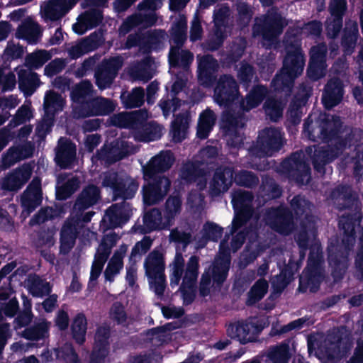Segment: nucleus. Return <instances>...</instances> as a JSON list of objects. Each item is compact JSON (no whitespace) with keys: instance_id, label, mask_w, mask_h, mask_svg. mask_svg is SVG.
<instances>
[{"instance_id":"obj_21","label":"nucleus","mask_w":363,"mask_h":363,"mask_svg":"<svg viewBox=\"0 0 363 363\" xmlns=\"http://www.w3.org/2000/svg\"><path fill=\"white\" fill-rule=\"evenodd\" d=\"M245 113L240 108H225L220 119V128L225 135H235L238 128L244 125L242 121L245 119Z\"/></svg>"},{"instance_id":"obj_49","label":"nucleus","mask_w":363,"mask_h":363,"mask_svg":"<svg viewBox=\"0 0 363 363\" xmlns=\"http://www.w3.org/2000/svg\"><path fill=\"white\" fill-rule=\"evenodd\" d=\"M34 150V145L30 141L18 146H12L7 151L6 160L8 159L10 162H12L28 159L33 157Z\"/></svg>"},{"instance_id":"obj_12","label":"nucleus","mask_w":363,"mask_h":363,"mask_svg":"<svg viewBox=\"0 0 363 363\" xmlns=\"http://www.w3.org/2000/svg\"><path fill=\"white\" fill-rule=\"evenodd\" d=\"M123 65L121 56L111 57L103 60L95 69V83L99 89L104 90L109 88L117 77L119 70Z\"/></svg>"},{"instance_id":"obj_23","label":"nucleus","mask_w":363,"mask_h":363,"mask_svg":"<svg viewBox=\"0 0 363 363\" xmlns=\"http://www.w3.org/2000/svg\"><path fill=\"white\" fill-rule=\"evenodd\" d=\"M100 199L99 188L94 184H88L77 196L73 205V209L76 213L84 212L86 209L96 205Z\"/></svg>"},{"instance_id":"obj_9","label":"nucleus","mask_w":363,"mask_h":363,"mask_svg":"<svg viewBox=\"0 0 363 363\" xmlns=\"http://www.w3.org/2000/svg\"><path fill=\"white\" fill-rule=\"evenodd\" d=\"M144 267L150 286H154L155 294L158 296H163L167 284L162 254L156 250L152 251L145 260Z\"/></svg>"},{"instance_id":"obj_8","label":"nucleus","mask_w":363,"mask_h":363,"mask_svg":"<svg viewBox=\"0 0 363 363\" xmlns=\"http://www.w3.org/2000/svg\"><path fill=\"white\" fill-rule=\"evenodd\" d=\"M241 98L240 87L230 74L220 75L214 88V101L224 108H238Z\"/></svg>"},{"instance_id":"obj_56","label":"nucleus","mask_w":363,"mask_h":363,"mask_svg":"<svg viewBox=\"0 0 363 363\" xmlns=\"http://www.w3.org/2000/svg\"><path fill=\"white\" fill-rule=\"evenodd\" d=\"M187 128L186 118L182 115L177 116L172 124V137L175 143H181L185 139Z\"/></svg>"},{"instance_id":"obj_44","label":"nucleus","mask_w":363,"mask_h":363,"mask_svg":"<svg viewBox=\"0 0 363 363\" xmlns=\"http://www.w3.org/2000/svg\"><path fill=\"white\" fill-rule=\"evenodd\" d=\"M87 330V320L83 313H77L71 324V333L73 340L79 345H83L86 341Z\"/></svg>"},{"instance_id":"obj_36","label":"nucleus","mask_w":363,"mask_h":363,"mask_svg":"<svg viewBox=\"0 0 363 363\" xmlns=\"http://www.w3.org/2000/svg\"><path fill=\"white\" fill-rule=\"evenodd\" d=\"M354 244L349 242L342 243L341 246H331L328 250V259L331 267H340L346 265L348 261L350 252Z\"/></svg>"},{"instance_id":"obj_28","label":"nucleus","mask_w":363,"mask_h":363,"mask_svg":"<svg viewBox=\"0 0 363 363\" xmlns=\"http://www.w3.org/2000/svg\"><path fill=\"white\" fill-rule=\"evenodd\" d=\"M306 152L311 157L314 170L317 173L324 175L325 174V165L333 160L334 155L332 154L334 152L333 149L315 146L313 152L312 147H308Z\"/></svg>"},{"instance_id":"obj_5","label":"nucleus","mask_w":363,"mask_h":363,"mask_svg":"<svg viewBox=\"0 0 363 363\" xmlns=\"http://www.w3.org/2000/svg\"><path fill=\"white\" fill-rule=\"evenodd\" d=\"M102 185L112 190L113 201L122 199L125 202L135 197L139 182L128 174L108 171L104 174Z\"/></svg>"},{"instance_id":"obj_6","label":"nucleus","mask_w":363,"mask_h":363,"mask_svg":"<svg viewBox=\"0 0 363 363\" xmlns=\"http://www.w3.org/2000/svg\"><path fill=\"white\" fill-rule=\"evenodd\" d=\"M287 25V21L279 12L276 10L268 11L257 21L255 32L271 46L277 41Z\"/></svg>"},{"instance_id":"obj_25","label":"nucleus","mask_w":363,"mask_h":363,"mask_svg":"<svg viewBox=\"0 0 363 363\" xmlns=\"http://www.w3.org/2000/svg\"><path fill=\"white\" fill-rule=\"evenodd\" d=\"M78 0H50L43 9L45 19L57 21L63 18L77 3Z\"/></svg>"},{"instance_id":"obj_58","label":"nucleus","mask_w":363,"mask_h":363,"mask_svg":"<svg viewBox=\"0 0 363 363\" xmlns=\"http://www.w3.org/2000/svg\"><path fill=\"white\" fill-rule=\"evenodd\" d=\"M256 74L255 67L250 64L242 62L238 72V79L240 84L247 89Z\"/></svg>"},{"instance_id":"obj_61","label":"nucleus","mask_w":363,"mask_h":363,"mask_svg":"<svg viewBox=\"0 0 363 363\" xmlns=\"http://www.w3.org/2000/svg\"><path fill=\"white\" fill-rule=\"evenodd\" d=\"M182 199L179 195L170 196L164 204V216L168 220L174 218L181 211Z\"/></svg>"},{"instance_id":"obj_63","label":"nucleus","mask_w":363,"mask_h":363,"mask_svg":"<svg viewBox=\"0 0 363 363\" xmlns=\"http://www.w3.org/2000/svg\"><path fill=\"white\" fill-rule=\"evenodd\" d=\"M199 258L192 255L188 260L183 282H196L199 275Z\"/></svg>"},{"instance_id":"obj_10","label":"nucleus","mask_w":363,"mask_h":363,"mask_svg":"<svg viewBox=\"0 0 363 363\" xmlns=\"http://www.w3.org/2000/svg\"><path fill=\"white\" fill-rule=\"evenodd\" d=\"M264 220L273 230L282 235H289L295 229L292 211L282 204L266 208Z\"/></svg>"},{"instance_id":"obj_33","label":"nucleus","mask_w":363,"mask_h":363,"mask_svg":"<svg viewBox=\"0 0 363 363\" xmlns=\"http://www.w3.org/2000/svg\"><path fill=\"white\" fill-rule=\"evenodd\" d=\"M93 93V85L89 80H82L77 84L70 92L71 100L78 104L76 113H79V110L83 104L91 99Z\"/></svg>"},{"instance_id":"obj_41","label":"nucleus","mask_w":363,"mask_h":363,"mask_svg":"<svg viewBox=\"0 0 363 363\" xmlns=\"http://www.w3.org/2000/svg\"><path fill=\"white\" fill-rule=\"evenodd\" d=\"M145 91L141 86H136L129 91L121 93L120 99L123 106L127 109L141 107L145 102Z\"/></svg>"},{"instance_id":"obj_15","label":"nucleus","mask_w":363,"mask_h":363,"mask_svg":"<svg viewBox=\"0 0 363 363\" xmlns=\"http://www.w3.org/2000/svg\"><path fill=\"white\" fill-rule=\"evenodd\" d=\"M282 171L292 177L297 183L303 184L306 177H311V167L304 160V155L301 152H294L290 157L281 162Z\"/></svg>"},{"instance_id":"obj_42","label":"nucleus","mask_w":363,"mask_h":363,"mask_svg":"<svg viewBox=\"0 0 363 363\" xmlns=\"http://www.w3.org/2000/svg\"><path fill=\"white\" fill-rule=\"evenodd\" d=\"M129 204L123 202L122 203H115L110 206L106 211L110 223L113 227L119 226L122 223H126L129 220Z\"/></svg>"},{"instance_id":"obj_40","label":"nucleus","mask_w":363,"mask_h":363,"mask_svg":"<svg viewBox=\"0 0 363 363\" xmlns=\"http://www.w3.org/2000/svg\"><path fill=\"white\" fill-rule=\"evenodd\" d=\"M307 94L296 95L291 100L286 112L287 121L292 125L300 123L302 117V108L307 104Z\"/></svg>"},{"instance_id":"obj_30","label":"nucleus","mask_w":363,"mask_h":363,"mask_svg":"<svg viewBox=\"0 0 363 363\" xmlns=\"http://www.w3.org/2000/svg\"><path fill=\"white\" fill-rule=\"evenodd\" d=\"M162 213L156 208H154L147 211L143 218V225H135L133 227L135 233L141 235H146L153 231L160 230V225L162 223Z\"/></svg>"},{"instance_id":"obj_34","label":"nucleus","mask_w":363,"mask_h":363,"mask_svg":"<svg viewBox=\"0 0 363 363\" xmlns=\"http://www.w3.org/2000/svg\"><path fill=\"white\" fill-rule=\"evenodd\" d=\"M168 61L171 67H182L184 69H187L194 61V55L189 50L170 47Z\"/></svg>"},{"instance_id":"obj_53","label":"nucleus","mask_w":363,"mask_h":363,"mask_svg":"<svg viewBox=\"0 0 363 363\" xmlns=\"http://www.w3.org/2000/svg\"><path fill=\"white\" fill-rule=\"evenodd\" d=\"M30 293L34 297H43L48 296L52 291V286L49 282L43 280L39 276L35 275L30 280Z\"/></svg>"},{"instance_id":"obj_45","label":"nucleus","mask_w":363,"mask_h":363,"mask_svg":"<svg viewBox=\"0 0 363 363\" xmlns=\"http://www.w3.org/2000/svg\"><path fill=\"white\" fill-rule=\"evenodd\" d=\"M62 106L63 99L61 94L52 90L46 91L44 98L43 108L45 115L48 118L52 119L56 112L61 110Z\"/></svg>"},{"instance_id":"obj_32","label":"nucleus","mask_w":363,"mask_h":363,"mask_svg":"<svg viewBox=\"0 0 363 363\" xmlns=\"http://www.w3.org/2000/svg\"><path fill=\"white\" fill-rule=\"evenodd\" d=\"M15 36L18 39L26 40L28 44H36L42 36L40 25L32 20L23 21L17 28Z\"/></svg>"},{"instance_id":"obj_17","label":"nucleus","mask_w":363,"mask_h":363,"mask_svg":"<svg viewBox=\"0 0 363 363\" xmlns=\"http://www.w3.org/2000/svg\"><path fill=\"white\" fill-rule=\"evenodd\" d=\"M33 169L28 164L16 168L9 172L1 180V187L4 191H17L30 179Z\"/></svg>"},{"instance_id":"obj_39","label":"nucleus","mask_w":363,"mask_h":363,"mask_svg":"<svg viewBox=\"0 0 363 363\" xmlns=\"http://www.w3.org/2000/svg\"><path fill=\"white\" fill-rule=\"evenodd\" d=\"M203 175V169L198 164L187 161L182 164L179 172V180L182 184L189 185L194 183Z\"/></svg>"},{"instance_id":"obj_26","label":"nucleus","mask_w":363,"mask_h":363,"mask_svg":"<svg viewBox=\"0 0 363 363\" xmlns=\"http://www.w3.org/2000/svg\"><path fill=\"white\" fill-rule=\"evenodd\" d=\"M268 94V89L262 84H257L252 86L250 91L244 97L241 95L238 107L242 111L249 112L253 108L258 107L265 99Z\"/></svg>"},{"instance_id":"obj_31","label":"nucleus","mask_w":363,"mask_h":363,"mask_svg":"<svg viewBox=\"0 0 363 363\" xmlns=\"http://www.w3.org/2000/svg\"><path fill=\"white\" fill-rule=\"evenodd\" d=\"M323 279V272L303 269L302 274L299 277L298 291L301 293H306L309 289L310 292L316 293L320 289Z\"/></svg>"},{"instance_id":"obj_4","label":"nucleus","mask_w":363,"mask_h":363,"mask_svg":"<svg viewBox=\"0 0 363 363\" xmlns=\"http://www.w3.org/2000/svg\"><path fill=\"white\" fill-rule=\"evenodd\" d=\"M166 35L165 30L162 29L138 30L127 36L123 48H138L142 54L150 55L152 52H157L164 48Z\"/></svg>"},{"instance_id":"obj_19","label":"nucleus","mask_w":363,"mask_h":363,"mask_svg":"<svg viewBox=\"0 0 363 363\" xmlns=\"http://www.w3.org/2000/svg\"><path fill=\"white\" fill-rule=\"evenodd\" d=\"M147 118L146 110H138L130 113H121L112 118V124L118 128H128L132 130L134 136L138 134L145 119Z\"/></svg>"},{"instance_id":"obj_48","label":"nucleus","mask_w":363,"mask_h":363,"mask_svg":"<svg viewBox=\"0 0 363 363\" xmlns=\"http://www.w3.org/2000/svg\"><path fill=\"white\" fill-rule=\"evenodd\" d=\"M52 57L51 54L45 50H36L26 55L24 66L30 70L38 69L42 67Z\"/></svg>"},{"instance_id":"obj_64","label":"nucleus","mask_w":363,"mask_h":363,"mask_svg":"<svg viewBox=\"0 0 363 363\" xmlns=\"http://www.w3.org/2000/svg\"><path fill=\"white\" fill-rule=\"evenodd\" d=\"M79 16L91 29L99 26L103 21L102 11L98 9L85 11Z\"/></svg>"},{"instance_id":"obj_27","label":"nucleus","mask_w":363,"mask_h":363,"mask_svg":"<svg viewBox=\"0 0 363 363\" xmlns=\"http://www.w3.org/2000/svg\"><path fill=\"white\" fill-rule=\"evenodd\" d=\"M130 154L128 142L118 138L114 140L108 147L98 151L97 156L99 159H107L111 162L120 161Z\"/></svg>"},{"instance_id":"obj_11","label":"nucleus","mask_w":363,"mask_h":363,"mask_svg":"<svg viewBox=\"0 0 363 363\" xmlns=\"http://www.w3.org/2000/svg\"><path fill=\"white\" fill-rule=\"evenodd\" d=\"M283 145L281 130L277 128L269 127L259 131L257 144L251 150L258 157L272 156L279 152Z\"/></svg>"},{"instance_id":"obj_29","label":"nucleus","mask_w":363,"mask_h":363,"mask_svg":"<svg viewBox=\"0 0 363 363\" xmlns=\"http://www.w3.org/2000/svg\"><path fill=\"white\" fill-rule=\"evenodd\" d=\"M77 220H67L63 224L60 230V252L68 253L74 247L78 235Z\"/></svg>"},{"instance_id":"obj_62","label":"nucleus","mask_w":363,"mask_h":363,"mask_svg":"<svg viewBox=\"0 0 363 363\" xmlns=\"http://www.w3.org/2000/svg\"><path fill=\"white\" fill-rule=\"evenodd\" d=\"M245 50V46L233 42L229 48L225 57L224 58V62L228 66H231L233 64L238 62L242 57Z\"/></svg>"},{"instance_id":"obj_50","label":"nucleus","mask_w":363,"mask_h":363,"mask_svg":"<svg viewBox=\"0 0 363 363\" xmlns=\"http://www.w3.org/2000/svg\"><path fill=\"white\" fill-rule=\"evenodd\" d=\"M269 284L264 279H258L247 293L246 304L252 306L261 301L268 291Z\"/></svg>"},{"instance_id":"obj_24","label":"nucleus","mask_w":363,"mask_h":363,"mask_svg":"<svg viewBox=\"0 0 363 363\" xmlns=\"http://www.w3.org/2000/svg\"><path fill=\"white\" fill-rule=\"evenodd\" d=\"M18 89L25 97L32 96L40 85V79L38 73L28 69L17 67Z\"/></svg>"},{"instance_id":"obj_43","label":"nucleus","mask_w":363,"mask_h":363,"mask_svg":"<svg viewBox=\"0 0 363 363\" xmlns=\"http://www.w3.org/2000/svg\"><path fill=\"white\" fill-rule=\"evenodd\" d=\"M317 228L315 222L307 220L301 223V229L295 236V240L301 251H306L309 247L310 235L315 236Z\"/></svg>"},{"instance_id":"obj_16","label":"nucleus","mask_w":363,"mask_h":363,"mask_svg":"<svg viewBox=\"0 0 363 363\" xmlns=\"http://www.w3.org/2000/svg\"><path fill=\"white\" fill-rule=\"evenodd\" d=\"M43 201L41 179L35 177L21 196V205L28 215L33 213Z\"/></svg>"},{"instance_id":"obj_47","label":"nucleus","mask_w":363,"mask_h":363,"mask_svg":"<svg viewBox=\"0 0 363 363\" xmlns=\"http://www.w3.org/2000/svg\"><path fill=\"white\" fill-rule=\"evenodd\" d=\"M169 32L172 40L174 44L172 47L182 48L187 38V21L186 18L180 17L178 21L173 23Z\"/></svg>"},{"instance_id":"obj_13","label":"nucleus","mask_w":363,"mask_h":363,"mask_svg":"<svg viewBox=\"0 0 363 363\" xmlns=\"http://www.w3.org/2000/svg\"><path fill=\"white\" fill-rule=\"evenodd\" d=\"M147 183L142 188L143 201L145 206H152L162 201L171 186L167 177L146 179Z\"/></svg>"},{"instance_id":"obj_60","label":"nucleus","mask_w":363,"mask_h":363,"mask_svg":"<svg viewBox=\"0 0 363 363\" xmlns=\"http://www.w3.org/2000/svg\"><path fill=\"white\" fill-rule=\"evenodd\" d=\"M254 195L252 192L238 189L232 194L231 203L233 208L239 206H252Z\"/></svg>"},{"instance_id":"obj_38","label":"nucleus","mask_w":363,"mask_h":363,"mask_svg":"<svg viewBox=\"0 0 363 363\" xmlns=\"http://www.w3.org/2000/svg\"><path fill=\"white\" fill-rule=\"evenodd\" d=\"M216 121V116L215 113L207 108L203 111L199 117L196 136L201 140H205L208 138L210 133L212 131Z\"/></svg>"},{"instance_id":"obj_51","label":"nucleus","mask_w":363,"mask_h":363,"mask_svg":"<svg viewBox=\"0 0 363 363\" xmlns=\"http://www.w3.org/2000/svg\"><path fill=\"white\" fill-rule=\"evenodd\" d=\"M260 190L262 196L266 200L279 199L281 196L283 192L281 187L271 177H266L262 179Z\"/></svg>"},{"instance_id":"obj_57","label":"nucleus","mask_w":363,"mask_h":363,"mask_svg":"<svg viewBox=\"0 0 363 363\" xmlns=\"http://www.w3.org/2000/svg\"><path fill=\"white\" fill-rule=\"evenodd\" d=\"M235 336L240 342L245 345L248 342H255L254 334L250 328L249 321L238 323L235 328Z\"/></svg>"},{"instance_id":"obj_7","label":"nucleus","mask_w":363,"mask_h":363,"mask_svg":"<svg viewBox=\"0 0 363 363\" xmlns=\"http://www.w3.org/2000/svg\"><path fill=\"white\" fill-rule=\"evenodd\" d=\"M334 140V147L337 151L342 152L346 148L354 147V155L352 157L354 164L353 174L354 177L361 178L363 175V130L352 129L345 138L338 135Z\"/></svg>"},{"instance_id":"obj_35","label":"nucleus","mask_w":363,"mask_h":363,"mask_svg":"<svg viewBox=\"0 0 363 363\" xmlns=\"http://www.w3.org/2000/svg\"><path fill=\"white\" fill-rule=\"evenodd\" d=\"M230 266V255L228 252L216 261L211 272L213 284L220 287L226 280Z\"/></svg>"},{"instance_id":"obj_55","label":"nucleus","mask_w":363,"mask_h":363,"mask_svg":"<svg viewBox=\"0 0 363 363\" xmlns=\"http://www.w3.org/2000/svg\"><path fill=\"white\" fill-rule=\"evenodd\" d=\"M359 37L358 26L356 23L350 26H346L341 39L342 46L347 50H352L356 45Z\"/></svg>"},{"instance_id":"obj_14","label":"nucleus","mask_w":363,"mask_h":363,"mask_svg":"<svg viewBox=\"0 0 363 363\" xmlns=\"http://www.w3.org/2000/svg\"><path fill=\"white\" fill-rule=\"evenodd\" d=\"M174 161L175 157L171 150L160 152L143 167L144 179H156L165 177L162 174L169 171Z\"/></svg>"},{"instance_id":"obj_1","label":"nucleus","mask_w":363,"mask_h":363,"mask_svg":"<svg viewBox=\"0 0 363 363\" xmlns=\"http://www.w3.org/2000/svg\"><path fill=\"white\" fill-rule=\"evenodd\" d=\"M330 198L334 201L336 208L342 211L350 210L352 213L342 215L339 220V226L343 230L342 243H353L355 240V228L359 222L362 214L361 203L357 194L347 184H339L330 193Z\"/></svg>"},{"instance_id":"obj_52","label":"nucleus","mask_w":363,"mask_h":363,"mask_svg":"<svg viewBox=\"0 0 363 363\" xmlns=\"http://www.w3.org/2000/svg\"><path fill=\"white\" fill-rule=\"evenodd\" d=\"M48 323L43 320L26 328L22 333V336L28 340L38 341L44 339L48 335Z\"/></svg>"},{"instance_id":"obj_54","label":"nucleus","mask_w":363,"mask_h":363,"mask_svg":"<svg viewBox=\"0 0 363 363\" xmlns=\"http://www.w3.org/2000/svg\"><path fill=\"white\" fill-rule=\"evenodd\" d=\"M234 182L240 186L253 189L259 184V178L251 171L240 170L238 173L235 172Z\"/></svg>"},{"instance_id":"obj_2","label":"nucleus","mask_w":363,"mask_h":363,"mask_svg":"<svg viewBox=\"0 0 363 363\" xmlns=\"http://www.w3.org/2000/svg\"><path fill=\"white\" fill-rule=\"evenodd\" d=\"M304 65V55L301 48L291 43L286 47L282 67L271 82L274 91L283 94L286 97L291 96L295 79L302 74Z\"/></svg>"},{"instance_id":"obj_37","label":"nucleus","mask_w":363,"mask_h":363,"mask_svg":"<svg viewBox=\"0 0 363 363\" xmlns=\"http://www.w3.org/2000/svg\"><path fill=\"white\" fill-rule=\"evenodd\" d=\"M76 159V147L71 143H65L58 147L55 153V162L63 169L71 167Z\"/></svg>"},{"instance_id":"obj_3","label":"nucleus","mask_w":363,"mask_h":363,"mask_svg":"<svg viewBox=\"0 0 363 363\" xmlns=\"http://www.w3.org/2000/svg\"><path fill=\"white\" fill-rule=\"evenodd\" d=\"M342 122L340 116L325 114L315 123L308 116L304 121L303 132L313 142L329 143L341 133Z\"/></svg>"},{"instance_id":"obj_59","label":"nucleus","mask_w":363,"mask_h":363,"mask_svg":"<svg viewBox=\"0 0 363 363\" xmlns=\"http://www.w3.org/2000/svg\"><path fill=\"white\" fill-rule=\"evenodd\" d=\"M290 206L297 218L302 217L307 213L311 206V202L301 194L296 195L290 201Z\"/></svg>"},{"instance_id":"obj_20","label":"nucleus","mask_w":363,"mask_h":363,"mask_svg":"<svg viewBox=\"0 0 363 363\" xmlns=\"http://www.w3.org/2000/svg\"><path fill=\"white\" fill-rule=\"evenodd\" d=\"M235 170L232 167L220 166L213 174L210 185L211 192L213 196H219L226 192L234 182Z\"/></svg>"},{"instance_id":"obj_18","label":"nucleus","mask_w":363,"mask_h":363,"mask_svg":"<svg viewBox=\"0 0 363 363\" xmlns=\"http://www.w3.org/2000/svg\"><path fill=\"white\" fill-rule=\"evenodd\" d=\"M116 109V104L109 99L102 96L91 98L84 103L79 110V117L108 116Z\"/></svg>"},{"instance_id":"obj_46","label":"nucleus","mask_w":363,"mask_h":363,"mask_svg":"<svg viewBox=\"0 0 363 363\" xmlns=\"http://www.w3.org/2000/svg\"><path fill=\"white\" fill-rule=\"evenodd\" d=\"M161 138V128L158 124L154 121L147 122L145 119L135 139L140 142H150L158 140Z\"/></svg>"},{"instance_id":"obj_22","label":"nucleus","mask_w":363,"mask_h":363,"mask_svg":"<svg viewBox=\"0 0 363 363\" xmlns=\"http://www.w3.org/2000/svg\"><path fill=\"white\" fill-rule=\"evenodd\" d=\"M344 86L339 78L330 79L325 86L322 94V103L327 110L337 106L342 100Z\"/></svg>"}]
</instances>
